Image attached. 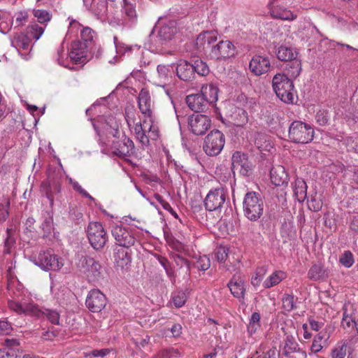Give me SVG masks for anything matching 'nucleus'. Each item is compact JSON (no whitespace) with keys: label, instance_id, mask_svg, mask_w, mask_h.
<instances>
[{"label":"nucleus","instance_id":"f704fd0d","mask_svg":"<svg viewBox=\"0 0 358 358\" xmlns=\"http://www.w3.org/2000/svg\"><path fill=\"white\" fill-rule=\"evenodd\" d=\"M287 275L282 271H276L270 275L264 282L265 288H271L278 285L282 280L285 279Z\"/></svg>","mask_w":358,"mask_h":358},{"label":"nucleus","instance_id":"e2e57ef3","mask_svg":"<svg viewBox=\"0 0 358 358\" xmlns=\"http://www.w3.org/2000/svg\"><path fill=\"white\" fill-rule=\"evenodd\" d=\"M71 183L74 190L79 192L83 196L87 198L92 201H95L94 198L92 197L86 190H85L78 182H76V181L73 182L71 180Z\"/></svg>","mask_w":358,"mask_h":358},{"label":"nucleus","instance_id":"b1692460","mask_svg":"<svg viewBox=\"0 0 358 358\" xmlns=\"http://www.w3.org/2000/svg\"><path fill=\"white\" fill-rule=\"evenodd\" d=\"M186 103L193 111L201 112L208 108L207 101L199 93L192 94L186 96Z\"/></svg>","mask_w":358,"mask_h":358},{"label":"nucleus","instance_id":"3c124183","mask_svg":"<svg viewBox=\"0 0 358 358\" xmlns=\"http://www.w3.org/2000/svg\"><path fill=\"white\" fill-rule=\"evenodd\" d=\"M187 299L184 292L178 291L173 294L172 301L176 308H181L185 305Z\"/></svg>","mask_w":358,"mask_h":358},{"label":"nucleus","instance_id":"a878e982","mask_svg":"<svg viewBox=\"0 0 358 358\" xmlns=\"http://www.w3.org/2000/svg\"><path fill=\"white\" fill-rule=\"evenodd\" d=\"M176 32V22L173 20H168L160 26L158 31V37L162 41H168L172 38Z\"/></svg>","mask_w":358,"mask_h":358},{"label":"nucleus","instance_id":"6ab92c4d","mask_svg":"<svg viewBox=\"0 0 358 358\" xmlns=\"http://www.w3.org/2000/svg\"><path fill=\"white\" fill-rule=\"evenodd\" d=\"M271 62L268 57L255 55L250 62L249 69L255 76H261L269 71Z\"/></svg>","mask_w":358,"mask_h":358},{"label":"nucleus","instance_id":"c85d7f7f","mask_svg":"<svg viewBox=\"0 0 358 358\" xmlns=\"http://www.w3.org/2000/svg\"><path fill=\"white\" fill-rule=\"evenodd\" d=\"M285 336L282 354L286 357H289L292 353L300 352L299 345L295 338L287 333H285Z\"/></svg>","mask_w":358,"mask_h":358},{"label":"nucleus","instance_id":"6e6552de","mask_svg":"<svg viewBox=\"0 0 358 358\" xmlns=\"http://www.w3.org/2000/svg\"><path fill=\"white\" fill-rule=\"evenodd\" d=\"M62 181V176L61 173L52 171L49 172L47 180L43 181L41 185V187L45 192L51 206L54 204L56 196L61 192Z\"/></svg>","mask_w":358,"mask_h":358},{"label":"nucleus","instance_id":"49530a36","mask_svg":"<svg viewBox=\"0 0 358 358\" xmlns=\"http://www.w3.org/2000/svg\"><path fill=\"white\" fill-rule=\"evenodd\" d=\"M194 74L196 73L199 76H206L209 73V69L206 63L201 59H196L192 64Z\"/></svg>","mask_w":358,"mask_h":358},{"label":"nucleus","instance_id":"9b49d317","mask_svg":"<svg viewBox=\"0 0 358 358\" xmlns=\"http://www.w3.org/2000/svg\"><path fill=\"white\" fill-rule=\"evenodd\" d=\"M236 54L234 45L230 41H220L212 47L209 57L215 60H226L234 57Z\"/></svg>","mask_w":358,"mask_h":358},{"label":"nucleus","instance_id":"6e6d98bb","mask_svg":"<svg viewBox=\"0 0 358 358\" xmlns=\"http://www.w3.org/2000/svg\"><path fill=\"white\" fill-rule=\"evenodd\" d=\"M34 15L38 20L40 23H45L49 22L51 19V15L49 12L45 10H34Z\"/></svg>","mask_w":358,"mask_h":358},{"label":"nucleus","instance_id":"338daca9","mask_svg":"<svg viewBox=\"0 0 358 358\" xmlns=\"http://www.w3.org/2000/svg\"><path fill=\"white\" fill-rule=\"evenodd\" d=\"M12 330L11 324L6 320H0V334H8Z\"/></svg>","mask_w":358,"mask_h":358},{"label":"nucleus","instance_id":"c756f323","mask_svg":"<svg viewBox=\"0 0 358 358\" xmlns=\"http://www.w3.org/2000/svg\"><path fill=\"white\" fill-rule=\"evenodd\" d=\"M217 93V88L215 86L210 84L203 85L201 87V92L199 94L202 95L203 97H204V99L207 101L208 105L209 106L217 101L218 96Z\"/></svg>","mask_w":358,"mask_h":358},{"label":"nucleus","instance_id":"09e8293b","mask_svg":"<svg viewBox=\"0 0 358 358\" xmlns=\"http://www.w3.org/2000/svg\"><path fill=\"white\" fill-rule=\"evenodd\" d=\"M282 308L288 312L296 308L294 295L284 294L282 299Z\"/></svg>","mask_w":358,"mask_h":358},{"label":"nucleus","instance_id":"bf43d9fd","mask_svg":"<svg viewBox=\"0 0 358 358\" xmlns=\"http://www.w3.org/2000/svg\"><path fill=\"white\" fill-rule=\"evenodd\" d=\"M52 225L53 218L50 213H48L41 224V229L45 233L50 234L52 229Z\"/></svg>","mask_w":358,"mask_h":358},{"label":"nucleus","instance_id":"58836bf2","mask_svg":"<svg viewBox=\"0 0 358 358\" xmlns=\"http://www.w3.org/2000/svg\"><path fill=\"white\" fill-rule=\"evenodd\" d=\"M45 26H41L36 22H32L27 28V34L29 38L38 40L44 32Z\"/></svg>","mask_w":358,"mask_h":358},{"label":"nucleus","instance_id":"473e14b6","mask_svg":"<svg viewBox=\"0 0 358 358\" xmlns=\"http://www.w3.org/2000/svg\"><path fill=\"white\" fill-rule=\"evenodd\" d=\"M293 189L296 199L299 202L303 201L307 194V185L306 182L301 178H296L294 181Z\"/></svg>","mask_w":358,"mask_h":358},{"label":"nucleus","instance_id":"9d476101","mask_svg":"<svg viewBox=\"0 0 358 358\" xmlns=\"http://www.w3.org/2000/svg\"><path fill=\"white\" fill-rule=\"evenodd\" d=\"M78 266L80 271L85 275L89 281L98 280L101 277V266L92 257H82Z\"/></svg>","mask_w":358,"mask_h":358},{"label":"nucleus","instance_id":"4c0bfd02","mask_svg":"<svg viewBox=\"0 0 358 358\" xmlns=\"http://www.w3.org/2000/svg\"><path fill=\"white\" fill-rule=\"evenodd\" d=\"M276 56L279 60L288 62L296 58V54L293 50L285 45H280L276 50Z\"/></svg>","mask_w":358,"mask_h":358},{"label":"nucleus","instance_id":"a18cd8bd","mask_svg":"<svg viewBox=\"0 0 358 358\" xmlns=\"http://www.w3.org/2000/svg\"><path fill=\"white\" fill-rule=\"evenodd\" d=\"M180 356V352L178 349L170 348L159 351L157 355H154L152 358H173Z\"/></svg>","mask_w":358,"mask_h":358},{"label":"nucleus","instance_id":"2f4dec72","mask_svg":"<svg viewBox=\"0 0 358 358\" xmlns=\"http://www.w3.org/2000/svg\"><path fill=\"white\" fill-rule=\"evenodd\" d=\"M328 275V271L320 264H313L308 272V277L312 280H322Z\"/></svg>","mask_w":358,"mask_h":358},{"label":"nucleus","instance_id":"ea45409f","mask_svg":"<svg viewBox=\"0 0 358 358\" xmlns=\"http://www.w3.org/2000/svg\"><path fill=\"white\" fill-rule=\"evenodd\" d=\"M285 69L289 77L295 78L300 74L301 70V62L294 58L286 65Z\"/></svg>","mask_w":358,"mask_h":358},{"label":"nucleus","instance_id":"423d86ee","mask_svg":"<svg viewBox=\"0 0 358 358\" xmlns=\"http://www.w3.org/2000/svg\"><path fill=\"white\" fill-rule=\"evenodd\" d=\"M225 144V136L220 130L211 131L204 138L203 149L209 156L220 153Z\"/></svg>","mask_w":358,"mask_h":358},{"label":"nucleus","instance_id":"0e129e2a","mask_svg":"<svg viewBox=\"0 0 358 358\" xmlns=\"http://www.w3.org/2000/svg\"><path fill=\"white\" fill-rule=\"evenodd\" d=\"M157 71L160 78H166L170 73V66L169 65L159 64L157 66Z\"/></svg>","mask_w":358,"mask_h":358},{"label":"nucleus","instance_id":"13d9d810","mask_svg":"<svg viewBox=\"0 0 358 358\" xmlns=\"http://www.w3.org/2000/svg\"><path fill=\"white\" fill-rule=\"evenodd\" d=\"M308 208L315 211L317 212L321 210L322 207V201L320 198H317L316 196H312L310 200H308Z\"/></svg>","mask_w":358,"mask_h":358},{"label":"nucleus","instance_id":"72a5a7b5","mask_svg":"<svg viewBox=\"0 0 358 358\" xmlns=\"http://www.w3.org/2000/svg\"><path fill=\"white\" fill-rule=\"evenodd\" d=\"M255 145L259 151H270L273 145L268 136L264 134H257L255 139Z\"/></svg>","mask_w":358,"mask_h":358},{"label":"nucleus","instance_id":"774afa93","mask_svg":"<svg viewBox=\"0 0 358 358\" xmlns=\"http://www.w3.org/2000/svg\"><path fill=\"white\" fill-rule=\"evenodd\" d=\"M17 354L13 349L0 350V358H17Z\"/></svg>","mask_w":358,"mask_h":358},{"label":"nucleus","instance_id":"79ce46f5","mask_svg":"<svg viewBox=\"0 0 358 358\" xmlns=\"http://www.w3.org/2000/svg\"><path fill=\"white\" fill-rule=\"evenodd\" d=\"M96 36L95 31L88 27H83L80 31L81 42L87 44L90 48L93 44Z\"/></svg>","mask_w":358,"mask_h":358},{"label":"nucleus","instance_id":"680f3d73","mask_svg":"<svg viewBox=\"0 0 358 358\" xmlns=\"http://www.w3.org/2000/svg\"><path fill=\"white\" fill-rule=\"evenodd\" d=\"M174 260L176 264L180 268L185 267L186 273L189 275L190 274V263L189 262L180 255H176Z\"/></svg>","mask_w":358,"mask_h":358},{"label":"nucleus","instance_id":"603ef678","mask_svg":"<svg viewBox=\"0 0 358 358\" xmlns=\"http://www.w3.org/2000/svg\"><path fill=\"white\" fill-rule=\"evenodd\" d=\"M339 262L345 268L351 267L354 262V257L350 250L345 251L339 258Z\"/></svg>","mask_w":358,"mask_h":358},{"label":"nucleus","instance_id":"2eb2a0df","mask_svg":"<svg viewBox=\"0 0 358 358\" xmlns=\"http://www.w3.org/2000/svg\"><path fill=\"white\" fill-rule=\"evenodd\" d=\"M85 304L91 312L99 313L106 305V297L100 290L94 289L89 292Z\"/></svg>","mask_w":358,"mask_h":358},{"label":"nucleus","instance_id":"4be33fe9","mask_svg":"<svg viewBox=\"0 0 358 358\" xmlns=\"http://www.w3.org/2000/svg\"><path fill=\"white\" fill-rule=\"evenodd\" d=\"M231 294L239 300L243 299L245 293V281L240 275H234L227 284Z\"/></svg>","mask_w":358,"mask_h":358},{"label":"nucleus","instance_id":"8fccbe9b","mask_svg":"<svg viewBox=\"0 0 358 358\" xmlns=\"http://www.w3.org/2000/svg\"><path fill=\"white\" fill-rule=\"evenodd\" d=\"M194 266L198 270L205 271L210 266V259L206 255L200 256L194 263Z\"/></svg>","mask_w":358,"mask_h":358},{"label":"nucleus","instance_id":"f257e3e1","mask_svg":"<svg viewBox=\"0 0 358 358\" xmlns=\"http://www.w3.org/2000/svg\"><path fill=\"white\" fill-rule=\"evenodd\" d=\"M264 201L259 194L249 192L245 195L243 202L244 215L250 221L258 220L264 213Z\"/></svg>","mask_w":358,"mask_h":358},{"label":"nucleus","instance_id":"aec40b11","mask_svg":"<svg viewBox=\"0 0 358 358\" xmlns=\"http://www.w3.org/2000/svg\"><path fill=\"white\" fill-rule=\"evenodd\" d=\"M217 40V33L214 31H206L201 33L196 39V46L198 51H203L212 49L213 45Z\"/></svg>","mask_w":358,"mask_h":358},{"label":"nucleus","instance_id":"69168bd1","mask_svg":"<svg viewBox=\"0 0 358 358\" xmlns=\"http://www.w3.org/2000/svg\"><path fill=\"white\" fill-rule=\"evenodd\" d=\"M57 62L63 66H66V61L64 59V49L62 44L58 48L57 50Z\"/></svg>","mask_w":358,"mask_h":358},{"label":"nucleus","instance_id":"4d7b16f0","mask_svg":"<svg viewBox=\"0 0 358 358\" xmlns=\"http://www.w3.org/2000/svg\"><path fill=\"white\" fill-rule=\"evenodd\" d=\"M229 248L226 246L220 245L218 247L215 252V257L220 262H224L226 261L228 254H229Z\"/></svg>","mask_w":358,"mask_h":358},{"label":"nucleus","instance_id":"f8f14e48","mask_svg":"<svg viewBox=\"0 0 358 358\" xmlns=\"http://www.w3.org/2000/svg\"><path fill=\"white\" fill-rule=\"evenodd\" d=\"M111 234L116 243L120 247L129 248L136 242L134 234L124 227L122 224H117L113 226L111 229Z\"/></svg>","mask_w":358,"mask_h":358},{"label":"nucleus","instance_id":"7ed1b4c3","mask_svg":"<svg viewBox=\"0 0 358 358\" xmlns=\"http://www.w3.org/2000/svg\"><path fill=\"white\" fill-rule=\"evenodd\" d=\"M272 85L276 95L282 101L292 103L294 101V85L288 76L278 73L273 78Z\"/></svg>","mask_w":358,"mask_h":358},{"label":"nucleus","instance_id":"052dcab7","mask_svg":"<svg viewBox=\"0 0 358 358\" xmlns=\"http://www.w3.org/2000/svg\"><path fill=\"white\" fill-rule=\"evenodd\" d=\"M316 122L321 126L327 124L329 120V115L327 111L319 110L315 115Z\"/></svg>","mask_w":358,"mask_h":358},{"label":"nucleus","instance_id":"37998d69","mask_svg":"<svg viewBox=\"0 0 358 358\" xmlns=\"http://www.w3.org/2000/svg\"><path fill=\"white\" fill-rule=\"evenodd\" d=\"M10 199L3 196L0 197V222L6 220L9 215Z\"/></svg>","mask_w":358,"mask_h":358},{"label":"nucleus","instance_id":"de8ad7c7","mask_svg":"<svg viewBox=\"0 0 358 358\" xmlns=\"http://www.w3.org/2000/svg\"><path fill=\"white\" fill-rule=\"evenodd\" d=\"M260 315L258 313H252L248 326V331L250 334H255L260 327Z\"/></svg>","mask_w":358,"mask_h":358},{"label":"nucleus","instance_id":"ddd939ff","mask_svg":"<svg viewBox=\"0 0 358 358\" xmlns=\"http://www.w3.org/2000/svg\"><path fill=\"white\" fill-rule=\"evenodd\" d=\"M211 120L206 115L193 114L188 117L189 130L195 135H203L210 128Z\"/></svg>","mask_w":358,"mask_h":358},{"label":"nucleus","instance_id":"a211bd4d","mask_svg":"<svg viewBox=\"0 0 358 358\" xmlns=\"http://www.w3.org/2000/svg\"><path fill=\"white\" fill-rule=\"evenodd\" d=\"M90 48L87 44L80 41L73 42L69 52L71 60L75 64L85 62L87 59V52Z\"/></svg>","mask_w":358,"mask_h":358},{"label":"nucleus","instance_id":"39448f33","mask_svg":"<svg viewBox=\"0 0 358 358\" xmlns=\"http://www.w3.org/2000/svg\"><path fill=\"white\" fill-rule=\"evenodd\" d=\"M134 133L136 139L143 145H149V138H156L158 137V128L153 124L151 119H145L143 123L141 122L135 124L134 127Z\"/></svg>","mask_w":358,"mask_h":358},{"label":"nucleus","instance_id":"1a4fd4ad","mask_svg":"<svg viewBox=\"0 0 358 358\" xmlns=\"http://www.w3.org/2000/svg\"><path fill=\"white\" fill-rule=\"evenodd\" d=\"M34 264L44 271H59L64 265L62 258L50 251H43L34 259Z\"/></svg>","mask_w":358,"mask_h":358},{"label":"nucleus","instance_id":"864d4df0","mask_svg":"<svg viewBox=\"0 0 358 358\" xmlns=\"http://www.w3.org/2000/svg\"><path fill=\"white\" fill-rule=\"evenodd\" d=\"M7 236L4 241V246L3 252L5 255L10 254L12 248L15 243V239L11 236L10 229H7Z\"/></svg>","mask_w":358,"mask_h":358},{"label":"nucleus","instance_id":"dca6fc26","mask_svg":"<svg viewBox=\"0 0 358 358\" xmlns=\"http://www.w3.org/2000/svg\"><path fill=\"white\" fill-rule=\"evenodd\" d=\"M111 148L113 154L118 157H128L134 153V142L125 135L121 140L114 141Z\"/></svg>","mask_w":358,"mask_h":358},{"label":"nucleus","instance_id":"412c9836","mask_svg":"<svg viewBox=\"0 0 358 358\" xmlns=\"http://www.w3.org/2000/svg\"><path fill=\"white\" fill-rule=\"evenodd\" d=\"M138 106L141 113L147 118L152 120V110L151 109V99L149 92L142 89L138 97Z\"/></svg>","mask_w":358,"mask_h":358},{"label":"nucleus","instance_id":"f03ea898","mask_svg":"<svg viewBox=\"0 0 358 358\" xmlns=\"http://www.w3.org/2000/svg\"><path fill=\"white\" fill-rule=\"evenodd\" d=\"M314 134L313 127L302 121H293L289 127L288 137L295 143H308L313 140Z\"/></svg>","mask_w":358,"mask_h":358},{"label":"nucleus","instance_id":"393cba45","mask_svg":"<svg viewBox=\"0 0 358 358\" xmlns=\"http://www.w3.org/2000/svg\"><path fill=\"white\" fill-rule=\"evenodd\" d=\"M271 182L275 186H281L288 182V175L281 165L273 166L270 171Z\"/></svg>","mask_w":358,"mask_h":358},{"label":"nucleus","instance_id":"7c9ffc66","mask_svg":"<svg viewBox=\"0 0 358 358\" xmlns=\"http://www.w3.org/2000/svg\"><path fill=\"white\" fill-rule=\"evenodd\" d=\"M30 38L27 34L23 33L15 34L11 39V45L17 50L20 49L27 50L30 43Z\"/></svg>","mask_w":358,"mask_h":358},{"label":"nucleus","instance_id":"c9c22d12","mask_svg":"<svg viewBox=\"0 0 358 358\" xmlns=\"http://www.w3.org/2000/svg\"><path fill=\"white\" fill-rule=\"evenodd\" d=\"M124 4L122 6V12L125 16L132 23H135L137 21L138 15L136 10V3L128 1L127 0H123Z\"/></svg>","mask_w":358,"mask_h":358},{"label":"nucleus","instance_id":"5701e85b","mask_svg":"<svg viewBox=\"0 0 358 358\" xmlns=\"http://www.w3.org/2000/svg\"><path fill=\"white\" fill-rule=\"evenodd\" d=\"M88 8L97 18L104 20L108 15V2L107 0H87Z\"/></svg>","mask_w":358,"mask_h":358},{"label":"nucleus","instance_id":"4468645a","mask_svg":"<svg viewBox=\"0 0 358 358\" xmlns=\"http://www.w3.org/2000/svg\"><path fill=\"white\" fill-rule=\"evenodd\" d=\"M231 168L238 171L241 175L248 176L252 173V164L246 154L236 151L231 157Z\"/></svg>","mask_w":358,"mask_h":358},{"label":"nucleus","instance_id":"a19ab883","mask_svg":"<svg viewBox=\"0 0 358 358\" xmlns=\"http://www.w3.org/2000/svg\"><path fill=\"white\" fill-rule=\"evenodd\" d=\"M41 314L39 315H34V317H41L43 316L45 317L52 324H59V313L55 310L52 309H40Z\"/></svg>","mask_w":358,"mask_h":358},{"label":"nucleus","instance_id":"c03bdc74","mask_svg":"<svg viewBox=\"0 0 358 358\" xmlns=\"http://www.w3.org/2000/svg\"><path fill=\"white\" fill-rule=\"evenodd\" d=\"M326 339H327V338H326L325 332H320L316 336H315L313 343L310 346L311 352H319L323 348L322 344V341Z\"/></svg>","mask_w":358,"mask_h":358},{"label":"nucleus","instance_id":"f3484780","mask_svg":"<svg viewBox=\"0 0 358 358\" xmlns=\"http://www.w3.org/2000/svg\"><path fill=\"white\" fill-rule=\"evenodd\" d=\"M8 308L15 311L17 314H23L25 315H39L41 314L40 308L34 303L18 302L10 300L8 302Z\"/></svg>","mask_w":358,"mask_h":358},{"label":"nucleus","instance_id":"0eeeda50","mask_svg":"<svg viewBox=\"0 0 358 358\" xmlns=\"http://www.w3.org/2000/svg\"><path fill=\"white\" fill-rule=\"evenodd\" d=\"M228 198L227 191L222 186L210 189L204 199L205 208L208 211L220 210Z\"/></svg>","mask_w":358,"mask_h":358},{"label":"nucleus","instance_id":"bb28decb","mask_svg":"<svg viewBox=\"0 0 358 358\" xmlns=\"http://www.w3.org/2000/svg\"><path fill=\"white\" fill-rule=\"evenodd\" d=\"M178 77L184 81H189L194 77L192 64L185 60H180L176 68Z\"/></svg>","mask_w":358,"mask_h":358},{"label":"nucleus","instance_id":"cd10ccee","mask_svg":"<svg viewBox=\"0 0 358 358\" xmlns=\"http://www.w3.org/2000/svg\"><path fill=\"white\" fill-rule=\"evenodd\" d=\"M114 259L116 266L122 269L127 267L130 264L131 259L128 248L123 247L115 250Z\"/></svg>","mask_w":358,"mask_h":358},{"label":"nucleus","instance_id":"20e7f679","mask_svg":"<svg viewBox=\"0 0 358 358\" xmlns=\"http://www.w3.org/2000/svg\"><path fill=\"white\" fill-rule=\"evenodd\" d=\"M87 238L94 250L102 249L108 241V234L103 224L99 222H90L87 228Z\"/></svg>","mask_w":358,"mask_h":358},{"label":"nucleus","instance_id":"e433bc0d","mask_svg":"<svg viewBox=\"0 0 358 358\" xmlns=\"http://www.w3.org/2000/svg\"><path fill=\"white\" fill-rule=\"evenodd\" d=\"M271 14L274 18L283 20L292 21L296 18V14H294L289 10L282 8H273L271 11Z\"/></svg>","mask_w":358,"mask_h":358},{"label":"nucleus","instance_id":"5fc2aeb1","mask_svg":"<svg viewBox=\"0 0 358 358\" xmlns=\"http://www.w3.org/2000/svg\"><path fill=\"white\" fill-rule=\"evenodd\" d=\"M347 344L343 343L334 347L331 352V358H345L346 356Z\"/></svg>","mask_w":358,"mask_h":358}]
</instances>
